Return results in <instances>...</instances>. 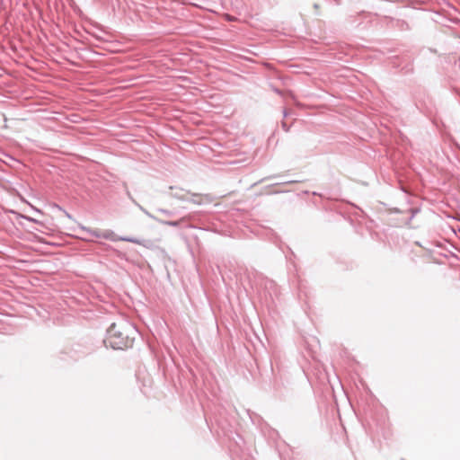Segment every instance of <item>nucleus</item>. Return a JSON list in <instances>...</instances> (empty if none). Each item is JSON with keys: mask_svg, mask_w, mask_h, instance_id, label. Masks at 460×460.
<instances>
[{"mask_svg": "<svg viewBox=\"0 0 460 460\" xmlns=\"http://www.w3.org/2000/svg\"><path fill=\"white\" fill-rule=\"evenodd\" d=\"M102 238L103 239H106V240H110V241H112V242H116V241H124V242H128V243H137V244H143L142 241L141 240H138L135 237H128V236H118L112 230H104L102 232Z\"/></svg>", "mask_w": 460, "mask_h": 460, "instance_id": "obj_1", "label": "nucleus"}, {"mask_svg": "<svg viewBox=\"0 0 460 460\" xmlns=\"http://www.w3.org/2000/svg\"><path fill=\"white\" fill-rule=\"evenodd\" d=\"M209 200L210 199L208 195L202 196V195H198V194H193L192 199H190V201L192 203L197 204V205H200L203 202L209 201Z\"/></svg>", "mask_w": 460, "mask_h": 460, "instance_id": "obj_2", "label": "nucleus"}, {"mask_svg": "<svg viewBox=\"0 0 460 460\" xmlns=\"http://www.w3.org/2000/svg\"><path fill=\"white\" fill-rule=\"evenodd\" d=\"M81 229H82L83 232L87 233L88 234H90L93 237L102 238V231H101V230L91 229V228H88V227H85V226H82Z\"/></svg>", "mask_w": 460, "mask_h": 460, "instance_id": "obj_3", "label": "nucleus"}, {"mask_svg": "<svg viewBox=\"0 0 460 460\" xmlns=\"http://www.w3.org/2000/svg\"><path fill=\"white\" fill-rule=\"evenodd\" d=\"M164 225L171 226H178L179 222L178 221H162Z\"/></svg>", "mask_w": 460, "mask_h": 460, "instance_id": "obj_4", "label": "nucleus"}, {"mask_svg": "<svg viewBox=\"0 0 460 460\" xmlns=\"http://www.w3.org/2000/svg\"><path fill=\"white\" fill-rule=\"evenodd\" d=\"M23 218H25L26 220L31 221V222H37V220H35L34 218L27 217V216H24Z\"/></svg>", "mask_w": 460, "mask_h": 460, "instance_id": "obj_5", "label": "nucleus"}, {"mask_svg": "<svg viewBox=\"0 0 460 460\" xmlns=\"http://www.w3.org/2000/svg\"><path fill=\"white\" fill-rule=\"evenodd\" d=\"M188 3L190 4H193V5H198L196 3L191 2V1H188Z\"/></svg>", "mask_w": 460, "mask_h": 460, "instance_id": "obj_6", "label": "nucleus"}]
</instances>
